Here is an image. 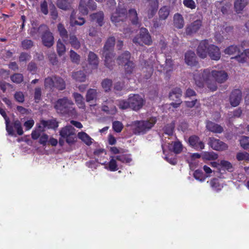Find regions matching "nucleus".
Returning <instances> with one entry per match:
<instances>
[{
	"instance_id": "obj_49",
	"label": "nucleus",
	"mask_w": 249,
	"mask_h": 249,
	"mask_svg": "<svg viewBox=\"0 0 249 249\" xmlns=\"http://www.w3.org/2000/svg\"><path fill=\"white\" fill-rule=\"evenodd\" d=\"M194 177L196 180L200 182H203L206 178L202 171L198 170H196L195 171L194 173Z\"/></svg>"
},
{
	"instance_id": "obj_55",
	"label": "nucleus",
	"mask_w": 249,
	"mask_h": 249,
	"mask_svg": "<svg viewBox=\"0 0 249 249\" xmlns=\"http://www.w3.org/2000/svg\"><path fill=\"white\" fill-rule=\"evenodd\" d=\"M11 79L14 83L18 84L23 81V77L20 73H16L11 76Z\"/></svg>"
},
{
	"instance_id": "obj_26",
	"label": "nucleus",
	"mask_w": 249,
	"mask_h": 249,
	"mask_svg": "<svg viewBox=\"0 0 249 249\" xmlns=\"http://www.w3.org/2000/svg\"><path fill=\"white\" fill-rule=\"evenodd\" d=\"M88 61L91 69H96L99 61L97 55L93 52H90L88 55Z\"/></svg>"
},
{
	"instance_id": "obj_59",
	"label": "nucleus",
	"mask_w": 249,
	"mask_h": 249,
	"mask_svg": "<svg viewBox=\"0 0 249 249\" xmlns=\"http://www.w3.org/2000/svg\"><path fill=\"white\" fill-rule=\"evenodd\" d=\"M183 3L185 7L191 9H194L196 7L195 2L193 0H183Z\"/></svg>"
},
{
	"instance_id": "obj_11",
	"label": "nucleus",
	"mask_w": 249,
	"mask_h": 249,
	"mask_svg": "<svg viewBox=\"0 0 249 249\" xmlns=\"http://www.w3.org/2000/svg\"><path fill=\"white\" fill-rule=\"evenodd\" d=\"M128 100L130 102V108L135 111L140 110L144 104V99L139 94H130Z\"/></svg>"
},
{
	"instance_id": "obj_62",
	"label": "nucleus",
	"mask_w": 249,
	"mask_h": 249,
	"mask_svg": "<svg viewBox=\"0 0 249 249\" xmlns=\"http://www.w3.org/2000/svg\"><path fill=\"white\" fill-rule=\"evenodd\" d=\"M94 155L96 158H100V156H106V152L104 149H97L94 152Z\"/></svg>"
},
{
	"instance_id": "obj_38",
	"label": "nucleus",
	"mask_w": 249,
	"mask_h": 249,
	"mask_svg": "<svg viewBox=\"0 0 249 249\" xmlns=\"http://www.w3.org/2000/svg\"><path fill=\"white\" fill-rule=\"evenodd\" d=\"M58 31L60 36L64 42H66L68 39V32L64 26L61 23L58 24L57 26Z\"/></svg>"
},
{
	"instance_id": "obj_58",
	"label": "nucleus",
	"mask_w": 249,
	"mask_h": 249,
	"mask_svg": "<svg viewBox=\"0 0 249 249\" xmlns=\"http://www.w3.org/2000/svg\"><path fill=\"white\" fill-rule=\"evenodd\" d=\"M13 125H14V127L15 129H16V130L17 131V133L19 135H22L23 133V131L22 130L21 124V123H20V122L18 120L16 121L14 123Z\"/></svg>"
},
{
	"instance_id": "obj_63",
	"label": "nucleus",
	"mask_w": 249,
	"mask_h": 249,
	"mask_svg": "<svg viewBox=\"0 0 249 249\" xmlns=\"http://www.w3.org/2000/svg\"><path fill=\"white\" fill-rule=\"evenodd\" d=\"M49 137L47 134H43L40 136L39 143L43 145H46L48 142Z\"/></svg>"
},
{
	"instance_id": "obj_41",
	"label": "nucleus",
	"mask_w": 249,
	"mask_h": 249,
	"mask_svg": "<svg viewBox=\"0 0 249 249\" xmlns=\"http://www.w3.org/2000/svg\"><path fill=\"white\" fill-rule=\"evenodd\" d=\"M54 80L55 88L59 90H63L65 88V82L62 78L54 76Z\"/></svg>"
},
{
	"instance_id": "obj_18",
	"label": "nucleus",
	"mask_w": 249,
	"mask_h": 249,
	"mask_svg": "<svg viewBox=\"0 0 249 249\" xmlns=\"http://www.w3.org/2000/svg\"><path fill=\"white\" fill-rule=\"evenodd\" d=\"M189 143L190 146L197 150H201L204 148V142L196 136H192L189 138Z\"/></svg>"
},
{
	"instance_id": "obj_36",
	"label": "nucleus",
	"mask_w": 249,
	"mask_h": 249,
	"mask_svg": "<svg viewBox=\"0 0 249 249\" xmlns=\"http://www.w3.org/2000/svg\"><path fill=\"white\" fill-rule=\"evenodd\" d=\"M170 13V8L168 6L162 7L159 11V18L160 20H165L168 17Z\"/></svg>"
},
{
	"instance_id": "obj_4",
	"label": "nucleus",
	"mask_w": 249,
	"mask_h": 249,
	"mask_svg": "<svg viewBox=\"0 0 249 249\" xmlns=\"http://www.w3.org/2000/svg\"><path fill=\"white\" fill-rule=\"evenodd\" d=\"M157 121L156 117H152L146 120L136 121L132 123L131 126L136 134H143L149 131Z\"/></svg>"
},
{
	"instance_id": "obj_6",
	"label": "nucleus",
	"mask_w": 249,
	"mask_h": 249,
	"mask_svg": "<svg viewBox=\"0 0 249 249\" xmlns=\"http://www.w3.org/2000/svg\"><path fill=\"white\" fill-rule=\"evenodd\" d=\"M115 44V38L113 36L108 38L105 45L103 55L105 56V65L109 69H111L114 64L113 60L114 55L112 52V48Z\"/></svg>"
},
{
	"instance_id": "obj_27",
	"label": "nucleus",
	"mask_w": 249,
	"mask_h": 249,
	"mask_svg": "<svg viewBox=\"0 0 249 249\" xmlns=\"http://www.w3.org/2000/svg\"><path fill=\"white\" fill-rule=\"evenodd\" d=\"M210 184L212 189L215 192L221 191L223 187L222 180L219 178H213L210 181Z\"/></svg>"
},
{
	"instance_id": "obj_13",
	"label": "nucleus",
	"mask_w": 249,
	"mask_h": 249,
	"mask_svg": "<svg viewBox=\"0 0 249 249\" xmlns=\"http://www.w3.org/2000/svg\"><path fill=\"white\" fill-rule=\"evenodd\" d=\"M125 13V9H117L116 11L112 14L111 20L116 26H119L123 23L124 19L126 18Z\"/></svg>"
},
{
	"instance_id": "obj_15",
	"label": "nucleus",
	"mask_w": 249,
	"mask_h": 249,
	"mask_svg": "<svg viewBox=\"0 0 249 249\" xmlns=\"http://www.w3.org/2000/svg\"><path fill=\"white\" fill-rule=\"evenodd\" d=\"M182 95V91L179 88H175L173 89L169 94V98L171 100L176 101L175 103H172V105L174 107L177 108L181 104L180 98Z\"/></svg>"
},
{
	"instance_id": "obj_64",
	"label": "nucleus",
	"mask_w": 249,
	"mask_h": 249,
	"mask_svg": "<svg viewBox=\"0 0 249 249\" xmlns=\"http://www.w3.org/2000/svg\"><path fill=\"white\" fill-rule=\"evenodd\" d=\"M234 58L241 63H245L247 61V57L244 53H242L239 55L236 56Z\"/></svg>"
},
{
	"instance_id": "obj_39",
	"label": "nucleus",
	"mask_w": 249,
	"mask_h": 249,
	"mask_svg": "<svg viewBox=\"0 0 249 249\" xmlns=\"http://www.w3.org/2000/svg\"><path fill=\"white\" fill-rule=\"evenodd\" d=\"M90 17L92 19L95 21L100 26L102 25L104 19V14L102 12L91 15Z\"/></svg>"
},
{
	"instance_id": "obj_20",
	"label": "nucleus",
	"mask_w": 249,
	"mask_h": 249,
	"mask_svg": "<svg viewBox=\"0 0 249 249\" xmlns=\"http://www.w3.org/2000/svg\"><path fill=\"white\" fill-rule=\"evenodd\" d=\"M201 25L202 20L200 18L197 19L187 26L186 33L187 35L195 33L199 29Z\"/></svg>"
},
{
	"instance_id": "obj_25",
	"label": "nucleus",
	"mask_w": 249,
	"mask_h": 249,
	"mask_svg": "<svg viewBox=\"0 0 249 249\" xmlns=\"http://www.w3.org/2000/svg\"><path fill=\"white\" fill-rule=\"evenodd\" d=\"M206 128L209 131L215 133H221L223 130L222 127L220 125L210 121L207 122Z\"/></svg>"
},
{
	"instance_id": "obj_30",
	"label": "nucleus",
	"mask_w": 249,
	"mask_h": 249,
	"mask_svg": "<svg viewBox=\"0 0 249 249\" xmlns=\"http://www.w3.org/2000/svg\"><path fill=\"white\" fill-rule=\"evenodd\" d=\"M99 92L96 89H89L86 94V101L89 102L91 101H96L97 99Z\"/></svg>"
},
{
	"instance_id": "obj_14",
	"label": "nucleus",
	"mask_w": 249,
	"mask_h": 249,
	"mask_svg": "<svg viewBox=\"0 0 249 249\" xmlns=\"http://www.w3.org/2000/svg\"><path fill=\"white\" fill-rule=\"evenodd\" d=\"M166 147L176 154L180 153L182 150V145L178 141L175 142L174 143H170L169 142L166 141L164 143L162 144V148L164 154H165V148Z\"/></svg>"
},
{
	"instance_id": "obj_29",
	"label": "nucleus",
	"mask_w": 249,
	"mask_h": 249,
	"mask_svg": "<svg viewBox=\"0 0 249 249\" xmlns=\"http://www.w3.org/2000/svg\"><path fill=\"white\" fill-rule=\"evenodd\" d=\"M77 136L79 139L87 145H90L93 142V140L84 132H79L77 134Z\"/></svg>"
},
{
	"instance_id": "obj_9",
	"label": "nucleus",
	"mask_w": 249,
	"mask_h": 249,
	"mask_svg": "<svg viewBox=\"0 0 249 249\" xmlns=\"http://www.w3.org/2000/svg\"><path fill=\"white\" fill-rule=\"evenodd\" d=\"M60 135L65 139L66 142L70 145L75 142V129L71 125H67L62 128L60 131Z\"/></svg>"
},
{
	"instance_id": "obj_52",
	"label": "nucleus",
	"mask_w": 249,
	"mask_h": 249,
	"mask_svg": "<svg viewBox=\"0 0 249 249\" xmlns=\"http://www.w3.org/2000/svg\"><path fill=\"white\" fill-rule=\"evenodd\" d=\"M219 165L222 168L229 172H231L233 170V167L231 164L228 161L224 160H221Z\"/></svg>"
},
{
	"instance_id": "obj_24",
	"label": "nucleus",
	"mask_w": 249,
	"mask_h": 249,
	"mask_svg": "<svg viewBox=\"0 0 249 249\" xmlns=\"http://www.w3.org/2000/svg\"><path fill=\"white\" fill-rule=\"evenodd\" d=\"M158 8V0H150L149 5L147 11L149 18H151L155 15Z\"/></svg>"
},
{
	"instance_id": "obj_45",
	"label": "nucleus",
	"mask_w": 249,
	"mask_h": 249,
	"mask_svg": "<svg viewBox=\"0 0 249 249\" xmlns=\"http://www.w3.org/2000/svg\"><path fill=\"white\" fill-rule=\"evenodd\" d=\"M44 30H40V26L38 28L33 27L30 30V35L35 39L38 38L40 34H43Z\"/></svg>"
},
{
	"instance_id": "obj_3",
	"label": "nucleus",
	"mask_w": 249,
	"mask_h": 249,
	"mask_svg": "<svg viewBox=\"0 0 249 249\" xmlns=\"http://www.w3.org/2000/svg\"><path fill=\"white\" fill-rule=\"evenodd\" d=\"M108 162L105 161L101 162V164L104 165L106 169L111 172L118 170L122 166V163H129L132 161L131 155L128 154L110 156Z\"/></svg>"
},
{
	"instance_id": "obj_12",
	"label": "nucleus",
	"mask_w": 249,
	"mask_h": 249,
	"mask_svg": "<svg viewBox=\"0 0 249 249\" xmlns=\"http://www.w3.org/2000/svg\"><path fill=\"white\" fill-rule=\"evenodd\" d=\"M96 7V4L93 0H89L88 2L86 0H81L79 3V11L82 15H87L89 13V9L94 10Z\"/></svg>"
},
{
	"instance_id": "obj_44",
	"label": "nucleus",
	"mask_w": 249,
	"mask_h": 249,
	"mask_svg": "<svg viewBox=\"0 0 249 249\" xmlns=\"http://www.w3.org/2000/svg\"><path fill=\"white\" fill-rule=\"evenodd\" d=\"M225 54L232 55L239 53V48L235 45H231L227 47L224 51Z\"/></svg>"
},
{
	"instance_id": "obj_28",
	"label": "nucleus",
	"mask_w": 249,
	"mask_h": 249,
	"mask_svg": "<svg viewBox=\"0 0 249 249\" xmlns=\"http://www.w3.org/2000/svg\"><path fill=\"white\" fill-rule=\"evenodd\" d=\"M0 114L3 116V117L4 118V119L5 120L6 129V131L8 132V134L11 136H16V135L15 134V132L14 131L12 126L9 125V120L8 118L7 117L4 110L0 108Z\"/></svg>"
},
{
	"instance_id": "obj_21",
	"label": "nucleus",
	"mask_w": 249,
	"mask_h": 249,
	"mask_svg": "<svg viewBox=\"0 0 249 249\" xmlns=\"http://www.w3.org/2000/svg\"><path fill=\"white\" fill-rule=\"evenodd\" d=\"M113 102L111 99L104 101L102 110L109 114H115L117 112V108L115 106H112Z\"/></svg>"
},
{
	"instance_id": "obj_22",
	"label": "nucleus",
	"mask_w": 249,
	"mask_h": 249,
	"mask_svg": "<svg viewBox=\"0 0 249 249\" xmlns=\"http://www.w3.org/2000/svg\"><path fill=\"white\" fill-rule=\"evenodd\" d=\"M185 62L190 66H196L197 61L195 53L192 51H188L185 54Z\"/></svg>"
},
{
	"instance_id": "obj_54",
	"label": "nucleus",
	"mask_w": 249,
	"mask_h": 249,
	"mask_svg": "<svg viewBox=\"0 0 249 249\" xmlns=\"http://www.w3.org/2000/svg\"><path fill=\"white\" fill-rule=\"evenodd\" d=\"M174 127L175 125L174 123H171L166 125L164 127L165 134L167 135L168 136L172 135L174 132Z\"/></svg>"
},
{
	"instance_id": "obj_40",
	"label": "nucleus",
	"mask_w": 249,
	"mask_h": 249,
	"mask_svg": "<svg viewBox=\"0 0 249 249\" xmlns=\"http://www.w3.org/2000/svg\"><path fill=\"white\" fill-rule=\"evenodd\" d=\"M72 77L76 81L82 82L85 81L86 76L83 71H78L72 74Z\"/></svg>"
},
{
	"instance_id": "obj_42",
	"label": "nucleus",
	"mask_w": 249,
	"mask_h": 249,
	"mask_svg": "<svg viewBox=\"0 0 249 249\" xmlns=\"http://www.w3.org/2000/svg\"><path fill=\"white\" fill-rule=\"evenodd\" d=\"M54 76L48 77L44 80V86L46 89H52L55 88Z\"/></svg>"
},
{
	"instance_id": "obj_23",
	"label": "nucleus",
	"mask_w": 249,
	"mask_h": 249,
	"mask_svg": "<svg viewBox=\"0 0 249 249\" xmlns=\"http://www.w3.org/2000/svg\"><path fill=\"white\" fill-rule=\"evenodd\" d=\"M85 23V19L79 16L76 15V12L73 11L70 17V24L71 26L75 25L81 26Z\"/></svg>"
},
{
	"instance_id": "obj_35",
	"label": "nucleus",
	"mask_w": 249,
	"mask_h": 249,
	"mask_svg": "<svg viewBox=\"0 0 249 249\" xmlns=\"http://www.w3.org/2000/svg\"><path fill=\"white\" fill-rule=\"evenodd\" d=\"M72 2V0H57L56 5L58 8L64 10L68 9Z\"/></svg>"
},
{
	"instance_id": "obj_8",
	"label": "nucleus",
	"mask_w": 249,
	"mask_h": 249,
	"mask_svg": "<svg viewBox=\"0 0 249 249\" xmlns=\"http://www.w3.org/2000/svg\"><path fill=\"white\" fill-rule=\"evenodd\" d=\"M133 42L140 45L143 44L150 45L152 44V40L148 30L145 28H141L139 36L134 38Z\"/></svg>"
},
{
	"instance_id": "obj_7",
	"label": "nucleus",
	"mask_w": 249,
	"mask_h": 249,
	"mask_svg": "<svg viewBox=\"0 0 249 249\" xmlns=\"http://www.w3.org/2000/svg\"><path fill=\"white\" fill-rule=\"evenodd\" d=\"M125 60H121V57L119 59V64L124 65L125 77L128 79H130L129 75L133 73L135 71V65L133 61L130 60V53L128 52H125L124 53Z\"/></svg>"
},
{
	"instance_id": "obj_60",
	"label": "nucleus",
	"mask_w": 249,
	"mask_h": 249,
	"mask_svg": "<svg viewBox=\"0 0 249 249\" xmlns=\"http://www.w3.org/2000/svg\"><path fill=\"white\" fill-rule=\"evenodd\" d=\"M22 47L24 49H28L31 48L33 45L32 40L25 39L22 42Z\"/></svg>"
},
{
	"instance_id": "obj_48",
	"label": "nucleus",
	"mask_w": 249,
	"mask_h": 249,
	"mask_svg": "<svg viewBox=\"0 0 249 249\" xmlns=\"http://www.w3.org/2000/svg\"><path fill=\"white\" fill-rule=\"evenodd\" d=\"M116 104L121 109H125L130 107V102L128 100V101L124 100H118Z\"/></svg>"
},
{
	"instance_id": "obj_19",
	"label": "nucleus",
	"mask_w": 249,
	"mask_h": 249,
	"mask_svg": "<svg viewBox=\"0 0 249 249\" xmlns=\"http://www.w3.org/2000/svg\"><path fill=\"white\" fill-rule=\"evenodd\" d=\"M241 91L238 89L234 90L231 93L230 97V102L232 107L237 106L241 100Z\"/></svg>"
},
{
	"instance_id": "obj_56",
	"label": "nucleus",
	"mask_w": 249,
	"mask_h": 249,
	"mask_svg": "<svg viewBox=\"0 0 249 249\" xmlns=\"http://www.w3.org/2000/svg\"><path fill=\"white\" fill-rule=\"evenodd\" d=\"M236 158L238 160L249 161V154L247 152H240L237 154Z\"/></svg>"
},
{
	"instance_id": "obj_31",
	"label": "nucleus",
	"mask_w": 249,
	"mask_h": 249,
	"mask_svg": "<svg viewBox=\"0 0 249 249\" xmlns=\"http://www.w3.org/2000/svg\"><path fill=\"white\" fill-rule=\"evenodd\" d=\"M248 3V0H235L234 4V9L237 13H240Z\"/></svg>"
},
{
	"instance_id": "obj_51",
	"label": "nucleus",
	"mask_w": 249,
	"mask_h": 249,
	"mask_svg": "<svg viewBox=\"0 0 249 249\" xmlns=\"http://www.w3.org/2000/svg\"><path fill=\"white\" fill-rule=\"evenodd\" d=\"M70 56L73 63L76 64L79 63L80 61V55L72 50L70 52Z\"/></svg>"
},
{
	"instance_id": "obj_50",
	"label": "nucleus",
	"mask_w": 249,
	"mask_h": 249,
	"mask_svg": "<svg viewBox=\"0 0 249 249\" xmlns=\"http://www.w3.org/2000/svg\"><path fill=\"white\" fill-rule=\"evenodd\" d=\"M202 157L203 159L207 160H213L216 159L217 157V155L213 152H205L202 154Z\"/></svg>"
},
{
	"instance_id": "obj_43",
	"label": "nucleus",
	"mask_w": 249,
	"mask_h": 249,
	"mask_svg": "<svg viewBox=\"0 0 249 249\" xmlns=\"http://www.w3.org/2000/svg\"><path fill=\"white\" fill-rule=\"evenodd\" d=\"M69 42L71 46L74 49H78L80 47V43L77 37L74 35H70Z\"/></svg>"
},
{
	"instance_id": "obj_53",
	"label": "nucleus",
	"mask_w": 249,
	"mask_h": 249,
	"mask_svg": "<svg viewBox=\"0 0 249 249\" xmlns=\"http://www.w3.org/2000/svg\"><path fill=\"white\" fill-rule=\"evenodd\" d=\"M241 146L245 149L249 148V137L242 136L240 140Z\"/></svg>"
},
{
	"instance_id": "obj_1",
	"label": "nucleus",
	"mask_w": 249,
	"mask_h": 249,
	"mask_svg": "<svg viewBox=\"0 0 249 249\" xmlns=\"http://www.w3.org/2000/svg\"><path fill=\"white\" fill-rule=\"evenodd\" d=\"M228 74L224 71H217L213 69H204L202 71H197L194 74L196 85L199 88L206 86L211 91L216 90V83H223L228 79Z\"/></svg>"
},
{
	"instance_id": "obj_2",
	"label": "nucleus",
	"mask_w": 249,
	"mask_h": 249,
	"mask_svg": "<svg viewBox=\"0 0 249 249\" xmlns=\"http://www.w3.org/2000/svg\"><path fill=\"white\" fill-rule=\"evenodd\" d=\"M197 53L202 58L206 57L209 54L210 58L214 60H219L221 56L219 48L214 45L210 44L208 40H202L199 43Z\"/></svg>"
},
{
	"instance_id": "obj_46",
	"label": "nucleus",
	"mask_w": 249,
	"mask_h": 249,
	"mask_svg": "<svg viewBox=\"0 0 249 249\" xmlns=\"http://www.w3.org/2000/svg\"><path fill=\"white\" fill-rule=\"evenodd\" d=\"M57 52L59 56L63 55L66 51V47L60 39L57 42Z\"/></svg>"
},
{
	"instance_id": "obj_34",
	"label": "nucleus",
	"mask_w": 249,
	"mask_h": 249,
	"mask_svg": "<svg viewBox=\"0 0 249 249\" xmlns=\"http://www.w3.org/2000/svg\"><path fill=\"white\" fill-rule=\"evenodd\" d=\"M73 97L75 99V102L80 108L84 109L85 104L83 97L79 93L74 92L73 94Z\"/></svg>"
},
{
	"instance_id": "obj_61",
	"label": "nucleus",
	"mask_w": 249,
	"mask_h": 249,
	"mask_svg": "<svg viewBox=\"0 0 249 249\" xmlns=\"http://www.w3.org/2000/svg\"><path fill=\"white\" fill-rule=\"evenodd\" d=\"M41 89L40 88H36L35 91V100L36 102H38L41 99Z\"/></svg>"
},
{
	"instance_id": "obj_32",
	"label": "nucleus",
	"mask_w": 249,
	"mask_h": 249,
	"mask_svg": "<svg viewBox=\"0 0 249 249\" xmlns=\"http://www.w3.org/2000/svg\"><path fill=\"white\" fill-rule=\"evenodd\" d=\"M41 124L44 128L48 129H55L58 126L57 122L54 119L48 121L42 120Z\"/></svg>"
},
{
	"instance_id": "obj_57",
	"label": "nucleus",
	"mask_w": 249,
	"mask_h": 249,
	"mask_svg": "<svg viewBox=\"0 0 249 249\" xmlns=\"http://www.w3.org/2000/svg\"><path fill=\"white\" fill-rule=\"evenodd\" d=\"M112 127L115 131L119 133L122 131L123 128V125L122 123L119 121H115L113 123Z\"/></svg>"
},
{
	"instance_id": "obj_10",
	"label": "nucleus",
	"mask_w": 249,
	"mask_h": 249,
	"mask_svg": "<svg viewBox=\"0 0 249 249\" xmlns=\"http://www.w3.org/2000/svg\"><path fill=\"white\" fill-rule=\"evenodd\" d=\"M40 30H44L41 35L43 44L47 47L52 46L54 43V37L48 27L45 25H41L40 26Z\"/></svg>"
},
{
	"instance_id": "obj_37",
	"label": "nucleus",
	"mask_w": 249,
	"mask_h": 249,
	"mask_svg": "<svg viewBox=\"0 0 249 249\" xmlns=\"http://www.w3.org/2000/svg\"><path fill=\"white\" fill-rule=\"evenodd\" d=\"M128 17L134 25H138V18L137 11L134 9H131L128 12Z\"/></svg>"
},
{
	"instance_id": "obj_33",
	"label": "nucleus",
	"mask_w": 249,
	"mask_h": 249,
	"mask_svg": "<svg viewBox=\"0 0 249 249\" xmlns=\"http://www.w3.org/2000/svg\"><path fill=\"white\" fill-rule=\"evenodd\" d=\"M174 26L178 28L181 29L184 26V19L182 16L178 13L176 14L174 17Z\"/></svg>"
},
{
	"instance_id": "obj_5",
	"label": "nucleus",
	"mask_w": 249,
	"mask_h": 249,
	"mask_svg": "<svg viewBox=\"0 0 249 249\" xmlns=\"http://www.w3.org/2000/svg\"><path fill=\"white\" fill-rule=\"evenodd\" d=\"M73 103L67 98L60 99L56 102L54 107L56 111L62 114H68L73 116L75 115V110L73 107Z\"/></svg>"
},
{
	"instance_id": "obj_17",
	"label": "nucleus",
	"mask_w": 249,
	"mask_h": 249,
	"mask_svg": "<svg viewBox=\"0 0 249 249\" xmlns=\"http://www.w3.org/2000/svg\"><path fill=\"white\" fill-rule=\"evenodd\" d=\"M174 66V64L171 58H166L165 64L164 65L159 64V66H157V69L159 71L168 73L173 70Z\"/></svg>"
},
{
	"instance_id": "obj_16",
	"label": "nucleus",
	"mask_w": 249,
	"mask_h": 249,
	"mask_svg": "<svg viewBox=\"0 0 249 249\" xmlns=\"http://www.w3.org/2000/svg\"><path fill=\"white\" fill-rule=\"evenodd\" d=\"M209 144L214 150L218 151H223L227 149V145L214 138L211 137L209 138Z\"/></svg>"
},
{
	"instance_id": "obj_47",
	"label": "nucleus",
	"mask_w": 249,
	"mask_h": 249,
	"mask_svg": "<svg viewBox=\"0 0 249 249\" xmlns=\"http://www.w3.org/2000/svg\"><path fill=\"white\" fill-rule=\"evenodd\" d=\"M112 82L108 79H104L102 83V87L106 92H107L110 90L112 86Z\"/></svg>"
}]
</instances>
